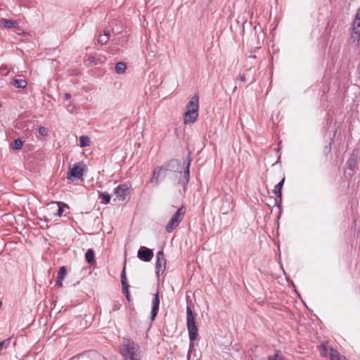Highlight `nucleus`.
<instances>
[{
    "label": "nucleus",
    "instance_id": "obj_14",
    "mask_svg": "<svg viewBox=\"0 0 360 360\" xmlns=\"http://www.w3.org/2000/svg\"><path fill=\"white\" fill-rule=\"evenodd\" d=\"M357 155L358 152L356 150H354L349 157V158L347 160V167L348 169L354 171L356 167L357 164Z\"/></svg>",
    "mask_w": 360,
    "mask_h": 360
},
{
    "label": "nucleus",
    "instance_id": "obj_20",
    "mask_svg": "<svg viewBox=\"0 0 360 360\" xmlns=\"http://www.w3.org/2000/svg\"><path fill=\"white\" fill-rule=\"evenodd\" d=\"M111 196L107 192H101L98 194V199L101 204H108L110 200Z\"/></svg>",
    "mask_w": 360,
    "mask_h": 360
},
{
    "label": "nucleus",
    "instance_id": "obj_9",
    "mask_svg": "<svg viewBox=\"0 0 360 360\" xmlns=\"http://www.w3.org/2000/svg\"><path fill=\"white\" fill-rule=\"evenodd\" d=\"M233 207L232 198L229 195H225L221 199L220 212L223 214L229 213Z\"/></svg>",
    "mask_w": 360,
    "mask_h": 360
},
{
    "label": "nucleus",
    "instance_id": "obj_28",
    "mask_svg": "<svg viewBox=\"0 0 360 360\" xmlns=\"http://www.w3.org/2000/svg\"><path fill=\"white\" fill-rule=\"evenodd\" d=\"M179 224L174 221H173L172 219L168 222V224L166 226V231L168 233L172 232L176 227H177Z\"/></svg>",
    "mask_w": 360,
    "mask_h": 360
},
{
    "label": "nucleus",
    "instance_id": "obj_11",
    "mask_svg": "<svg viewBox=\"0 0 360 360\" xmlns=\"http://www.w3.org/2000/svg\"><path fill=\"white\" fill-rule=\"evenodd\" d=\"M159 290L154 295L153 301H152V309L150 313V319L151 321H154L157 316V314L159 311L160 306V297H159Z\"/></svg>",
    "mask_w": 360,
    "mask_h": 360
},
{
    "label": "nucleus",
    "instance_id": "obj_36",
    "mask_svg": "<svg viewBox=\"0 0 360 360\" xmlns=\"http://www.w3.org/2000/svg\"><path fill=\"white\" fill-rule=\"evenodd\" d=\"M8 344L9 343V340H5L2 342H0V350L3 348V347L6 345V344Z\"/></svg>",
    "mask_w": 360,
    "mask_h": 360
},
{
    "label": "nucleus",
    "instance_id": "obj_21",
    "mask_svg": "<svg viewBox=\"0 0 360 360\" xmlns=\"http://www.w3.org/2000/svg\"><path fill=\"white\" fill-rule=\"evenodd\" d=\"M285 181V178H283L277 185L275 186L274 189L273 190V193L278 197L281 198L282 193L281 189L283 186Z\"/></svg>",
    "mask_w": 360,
    "mask_h": 360
},
{
    "label": "nucleus",
    "instance_id": "obj_26",
    "mask_svg": "<svg viewBox=\"0 0 360 360\" xmlns=\"http://www.w3.org/2000/svg\"><path fill=\"white\" fill-rule=\"evenodd\" d=\"M127 65L123 62H119L115 65V71L117 74H122L125 72Z\"/></svg>",
    "mask_w": 360,
    "mask_h": 360
},
{
    "label": "nucleus",
    "instance_id": "obj_4",
    "mask_svg": "<svg viewBox=\"0 0 360 360\" xmlns=\"http://www.w3.org/2000/svg\"><path fill=\"white\" fill-rule=\"evenodd\" d=\"M84 165L80 162L75 164L72 167L70 165L67 179L72 181L81 179L84 175Z\"/></svg>",
    "mask_w": 360,
    "mask_h": 360
},
{
    "label": "nucleus",
    "instance_id": "obj_12",
    "mask_svg": "<svg viewBox=\"0 0 360 360\" xmlns=\"http://www.w3.org/2000/svg\"><path fill=\"white\" fill-rule=\"evenodd\" d=\"M129 189V187L126 184L120 185L115 188L114 193L120 201H124L126 199Z\"/></svg>",
    "mask_w": 360,
    "mask_h": 360
},
{
    "label": "nucleus",
    "instance_id": "obj_29",
    "mask_svg": "<svg viewBox=\"0 0 360 360\" xmlns=\"http://www.w3.org/2000/svg\"><path fill=\"white\" fill-rule=\"evenodd\" d=\"M66 274H67V269H66V267L65 266H62L59 269V271L58 273L57 278L58 280L63 281L65 278Z\"/></svg>",
    "mask_w": 360,
    "mask_h": 360
},
{
    "label": "nucleus",
    "instance_id": "obj_8",
    "mask_svg": "<svg viewBox=\"0 0 360 360\" xmlns=\"http://www.w3.org/2000/svg\"><path fill=\"white\" fill-rule=\"evenodd\" d=\"M49 210L54 216L61 217L63 213V207H68L67 205L62 202H51L48 204Z\"/></svg>",
    "mask_w": 360,
    "mask_h": 360
},
{
    "label": "nucleus",
    "instance_id": "obj_39",
    "mask_svg": "<svg viewBox=\"0 0 360 360\" xmlns=\"http://www.w3.org/2000/svg\"><path fill=\"white\" fill-rule=\"evenodd\" d=\"M238 79L241 82H245V76L244 75H241L239 76Z\"/></svg>",
    "mask_w": 360,
    "mask_h": 360
},
{
    "label": "nucleus",
    "instance_id": "obj_3",
    "mask_svg": "<svg viewBox=\"0 0 360 360\" xmlns=\"http://www.w3.org/2000/svg\"><path fill=\"white\" fill-rule=\"evenodd\" d=\"M186 326L188 331L189 340L191 342L197 339L198 330L195 325V317L190 307H186Z\"/></svg>",
    "mask_w": 360,
    "mask_h": 360
},
{
    "label": "nucleus",
    "instance_id": "obj_1",
    "mask_svg": "<svg viewBox=\"0 0 360 360\" xmlns=\"http://www.w3.org/2000/svg\"><path fill=\"white\" fill-rule=\"evenodd\" d=\"M119 353L123 360H141L139 345L130 338L122 339L119 347Z\"/></svg>",
    "mask_w": 360,
    "mask_h": 360
},
{
    "label": "nucleus",
    "instance_id": "obj_37",
    "mask_svg": "<svg viewBox=\"0 0 360 360\" xmlns=\"http://www.w3.org/2000/svg\"><path fill=\"white\" fill-rule=\"evenodd\" d=\"M62 281H61V280H58V279L57 278L56 282V286L57 288H61V287L63 286Z\"/></svg>",
    "mask_w": 360,
    "mask_h": 360
},
{
    "label": "nucleus",
    "instance_id": "obj_10",
    "mask_svg": "<svg viewBox=\"0 0 360 360\" xmlns=\"http://www.w3.org/2000/svg\"><path fill=\"white\" fill-rule=\"evenodd\" d=\"M121 283L122 287V292L126 296L127 300L130 302L131 300V297L129 293V285L127 282L125 266H124L122 271L121 273Z\"/></svg>",
    "mask_w": 360,
    "mask_h": 360
},
{
    "label": "nucleus",
    "instance_id": "obj_31",
    "mask_svg": "<svg viewBox=\"0 0 360 360\" xmlns=\"http://www.w3.org/2000/svg\"><path fill=\"white\" fill-rule=\"evenodd\" d=\"M326 344L327 342H323L320 347V354L323 356H326L327 354Z\"/></svg>",
    "mask_w": 360,
    "mask_h": 360
},
{
    "label": "nucleus",
    "instance_id": "obj_25",
    "mask_svg": "<svg viewBox=\"0 0 360 360\" xmlns=\"http://www.w3.org/2000/svg\"><path fill=\"white\" fill-rule=\"evenodd\" d=\"M91 143L90 138L87 136H82L79 138V145L80 147H87L89 146Z\"/></svg>",
    "mask_w": 360,
    "mask_h": 360
},
{
    "label": "nucleus",
    "instance_id": "obj_32",
    "mask_svg": "<svg viewBox=\"0 0 360 360\" xmlns=\"http://www.w3.org/2000/svg\"><path fill=\"white\" fill-rule=\"evenodd\" d=\"M66 108H67L68 111L71 112V113L75 112L76 111V110H77L76 106L75 105H73V104H71V103L68 105L66 106Z\"/></svg>",
    "mask_w": 360,
    "mask_h": 360
},
{
    "label": "nucleus",
    "instance_id": "obj_33",
    "mask_svg": "<svg viewBox=\"0 0 360 360\" xmlns=\"http://www.w3.org/2000/svg\"><path fill=\"white\" fill-rule=\"evenodd\" d=\"M331 143H330L328 145L326 146L323 149V153L325 155H328L331 151Z\"/></svg>",
    "mask_w": 360,
    "mask_h": 360
},
{
    "label": "nucleus",
    "instance_id": "obj_27",
    "mask_svg": "<svg viewBox=\"0 0 360 360\" xmlns=\"http://www.w3.org/2000/svg\"><path fill=\"white\" fill-rule=\"evenodd\" d=\"M110 37V32L108 31H105V33L102 35H100L98 38V42L99 44L103 45L105 44L108 40Z\"/></svg>",
    "mask_w": 360,
    "mask_h": 360
},
{
    "label": "nucleus",
    "instance_id": "obj_7",
    "mask_svg": "<svg viewBox=\"0 0 360 360\" xmlns=\"http://www.w3.org/2000/svg\"><path fill=\"white\" fill-rule=\"evenodd\" d=\"M153 250L145 246H141L137 252V257L145 262H150L153 257Z\"/></svg>",
    "mask_w": 360,
    "mask_h": 360
},
{
    "label": "nucleus",
    "instance_id": "obj_17",
    "mask_svg": "<svg viewBox=\"0 0 360 360\" xmlns=\"http://www.w3.org/2000/svg\"><path fill=\"white\" fill-rule=\"evenodd\" d=\"M0 22L1 25L6 29L15 27L18 24L16 20H8L5 18H1Z\"/></svg>",
    "mask_w": 360,
    "mask_h": 360
},
{
    "label": "nucleus",
    "instance_id": "obj_42",
    "mask_svg": "<svg viewBox=\"0 0 360 360\" xmlns=\"http://www.w3.org/2000/svg\"><path fill=\"white\" fill-rule=\"evenodd\" d=\"M209 1H212V0H208Z\"/></svg>",
    "mask_w": 360,
    "mask_h": 360
},
{
    "label": "nucleus",
    "instance_id": "obj_41",
    "mask_svg": "<svg viewBox=\"0 0 360 360\" xmlns=\"http://www.w3.org/2000/svg\"><path fill=\"white\" fill-rule=\"evenodd\" d=\"M166 174H167V172H165V171H163L161 172V179H165V177L166 176Z\"/></svg>",
    "mask_w": 360,
    "mask_h": 360
},
{
    "label": "nucleus",
    "instance_id": "obj_22",
    "mask_svg": "<svg viewBox=\"0 0 360 360\" xmlns=\"http://www.w3.org/2000/svg\"><path fill=\"white\" fill-rule=\"evenodd\" d=\"M352 30H360V8L357 10L352 25Z\"/></svg>",
    "mask_w": 360,
    "mask_h": 360
},
{
    "label": "nucleus",
    "instance_id": "obj_16",
    "mask_svg": "<svg viewBox=\"0 0 360 360\" xmlns=\"http://www.w3.org/2000/svg\"><path fill=\"white\" fill-rule=\"evenodd\" d=\"M349 41L352 45L357 46L360 41V30H352Z\"/></svg>",
    "mask_w": 360,
    "mask_h": 360
},
{
    "label": "nucleus",
    "instance_id": "obj_13",
    "mask_svg": "<svg viewBox=\"0 0 360 360\" xmlns=\"http://www.w3.org/2000/svg\"><path fill=\"white\" fill-rule=\"evenodd\" d=\"M163 172L162 168L158 167L154 169L153 176L150 180L154 186H158L160 184V179H161V172Z\"/></svg>",
    "mask_w": 360,
    "mask_h": 360
},
{
    "label": "nucleus",
    "instance_id": "obj_6",
    "mask_svg": "<svg viewBox=\"0 0 360 360\" xmlns=\"http://www.w3.org/2000/svg\"><path fill=\"white\" fill-rule=\"evenodd\" d=\"M166 259L163 252V250H160L157 252L155 269L156 274L159 277L160 273H164L166 268Z\"/></svg>",
    "mask_w": 360,
    "mask_h": 360
},
{
    "label": "nucleus",
    "instance_id": "obj_35",
    "mask_svg": "<svg viewBox=\"0 0 360 360\" xmlns=\"http://www.w3.org/2000/svg\"><path fill=\"white\" fill-rule=\"evenodd\" d=\"M121 307V304L118 302H115L112 305V310L117 311L119 310Z\"/></svg>",
    "mask_w": 360,
    "mask_h": 360
},
{
    "label": "nucleus",
    "instance_id": "obj_19",
    "mask_svg": "<svg viewBox=\"0 0 360 360\" xmlns=\"http://www.w3.org/2000/svg\"><path fill=\"white\" fill-rule=\"evenodd\" d=\"M330 360H347L345 356H342L338 350L334 348L330 349Z\"/></svg>",
    "mask_w": 360,
    "mask_h": 360
},
{
    "label": "nucleus",
    "instance_id": "obj_2",
    "mask_svg": "<svg viewBox=\"0 0 360 360\" xmlns=\"http://www.w3.org/2000/svg\"><path fill=\"white\" fill-rule=\"evenodd\" d=\"M186 110L184 114V124H193L194 123L198 117V109H199V97L195 94L187 103L186 106Z\"/></svg>",
    "mask_w": 360,
    "mask_h": 360
},
{
    "label": "nucleus",
    "instance_id": "obj_15",
    "mask_svg": "<svg viewBox=\"0 0 360 360\" xmlns=\"http://www.w3.org/2000/svg\"><path fill=\"white\" fill-rule=\"evenodd\" d=\"M191 159L188 157L186 162H184L186 165V168L184 169V176L185 179V185H184V191L186 190V185L188 183L190 180V165H191Z\"/></svg>",
    "mask_w": 360,
    "mask_h": 360
},
{
    "label": "nucleus",
    "instance_id": "obj_34",
    "mask_svg": "<svg viewBox=\"0 0 360 360\" xmlns=\"http://www.w3.org/2000/svg\"><path fill=\"white\" fill-rule=\"evenodd\" d=\"M39 133L42 136L47 135V129L44 127H40L39 129Z\"/></svg>",
    "mask_w": 360,
    "mask_h": 360
},
{
    "label": "nucleus",
    "instance_id": "obj_18",
    "mask_svg": "<svg viewBox=\"0 0 360 360\" xmlns=\"http://www.w3.org/2000/svg\"><path fill=\"white\" fill-rule=\"evenodd\" d=\"M182 210L183 207L179 208L171 218L173 221L178 223L179 224L181 221L183 217L185 214V212H183Z\"/></svg>",
    "mask_w": 360,
    "mask_h": 360
},
{
    "label": "nucleus",
    "instance_id": "obj_5",
    "mask_svg": "<svg viewBox=\"0 0 360 360\" xmlns=\"http://www.w3.org/2000/svg\"><path fill=\"white\" fill-rule=\"evenodd\" d=\"M181 162L176 159H172L169 161L166 162L160 167L162 168L163 171L172 172L177 173L179 176H181Z\"/></svg>",
    "mask_w": 360,
    "mask_h": 360
},
{
    "label": "nucleus",
    "instance_id": "obj_30",
    "mask_svg": "<svg viewBox=\"0 0 360 360\" xmlns=\"http://www.w3.org/2000/svg\"><path fill=\"white\" fill-rule=\"evenodd\" d=\"M22 146H23V142L20 139H16L12 143V148L13 149H16V150L21 149Z\"/></svg>",
    "mask_w": 360,
    "mask_h": 360
},
{
    "label": "nucleus",
    "instance_id": "obj_24",
    "mask_svg": "<svg viewBox=\"0 0 360 360\" xmlns=\"http://www.w3.org/2000/svg\"><path fill=\"white\" fill-rule=\"evenodd\" d=\"M85 259H86V261L89 264H91L94 262V259H95V254L92 249H89L86 251V252L85 254Z\"/></svg>",
    "mask_w": 360,
    "mask_h": 360
},
{
    "label": "nucleus",
    "instance_id": "obj_38",
    "mask_svg": "<svg viewBox=\"0 0 360 360\" xmlns=\"http://www.w3.org/2000/svg\"><path fill=\"white\" fill-rule=\"evenodd\" d=\"M269 360H281L280 356L278 355V354H276L274 356V358H270Z\"/></svg>",
    "mask_w": 360,
    "mask_h": 360
},
{
    "label": "nucleus",
    "instance_id": "obj_40",
    "mask_svg": "<svg viewBox=\"0 0 360 360\" xmlns=\"http://www.w3.org/2000/svg\"><path fill=\"white\" fill-rule=\"evenodd\" d=\"M63 96H64L65 98L67 99V100L70 99V97H71V95L70 94H68V93L64 94Z\"/></svg>",
    "mask_w": 360,
    "mask_h": 360
},
{
    "label": "nucleus",
    "instance_id": "obj_23",
    "mask_svg": "<svg viewBox=\"0 0 360 360\" xmlns=\"http://www.w3.org/2000/svg\"><path fill=\"white\" fill-rule=\"evenodd\" d=\"M12 84L16 88H25L27 83L25 79H14L12 82Z\"/></svg>",
    "mask_w": 360,
    "mask_h": 360
}]
</instances>
